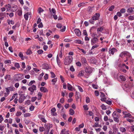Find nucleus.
Masks as SVG:
<instances>
[{
	"mask_svg": "<svg viewBox=\"0 0 134 134\" xmlns=\"http://www.w3.org/2000/svg\"><path fill=\"white\" fill-rule=\"evenodd\" d=\"M100 16V14L99 13H96L92 18L94 20V21L98 20Z\"/></svg>",
	"mask_w": 134,
	"mask_h": 134,
	"instance_id": "nucleus-9",
	"label": "nucleus"
},
{
	"mask_svg": "<svg viewBox=\"0 0 134 134\" xmlns=\"http://www.w3.org/2000/svg\"><path fill=\"white\" fill-rule=\"evenodd\" d=\"M91 45H93L98 42V40L97 37L93 36L91 40Z\"/></svg>",
	"mask_w": 134,
	"mask_h": 134,
	"instance_id": "nucleus-4",
	"label": "nucleus"
},
{
	"mask_svg": "<svg viewBox=\"0 0 134 134\" xmlns=\"http://www.w3.org/2000/svg\"><path fill=\"white\" fill-rule=\"evenodd\" d=\"M126 12V10L124 8H122L120 10V12L122 13H124Z\"/></svg>",
	"mask_w": 134,
	"mask_h": 134,
	"instance_id": "nucleus-57",
	"label": "nucleus"
},
{
	"mask_svg": "<svg viewBox=\"0 0 134 134\" xmlns=\"http://www.w3.org/2000/svg\"><path fill=\"white\" fill-rule=\"evenodd\" d=\"M69 111L70 112V115H73L74 114V110L72 109H70L69 110Z\"/></svg>",
	"mask_w": 134,
	"mask_h": 134,
	"instance_id": "nucleus-33",
	"label": "nucleus"
},
{
	"mask_svg": "<svg viewBox=\"0 0 134 134\" xmlns=\"http://www.w3.org/2000/svg\"><path fill=\"white\" fill-rule=\"evenodd\" d=\"M113 118H119L118 113L116 111H114L113 114Z\"/></svg>",
	"mask_w": 134,
	"mask_h": 134,
	"instance_id": "nucleus-20",
	"label": "nucleus"
},
{
	"mask_svg": "<svg viewBox=\"0 0 134 134\" xmlns=\"http://www.w3.org/2000/svg\"><path fill=\"white\" fill-rule=\"evenodd\" d=\"M128 19L129 20H134V15L130 16L128 17Z\"/></svg>",
	"mask_w": 134,
	"mask_h": 134,
	"instance_id": "nucleus-32",
	"label": "nucleus"
},
{
	"mask_svg": "<svg viewBox=\"0 0 134 134\" xmlns=\"http://www.w3.org/2000/svg\"><path fill=\"white\" fill-rule=\"evenodd\" d=\"M74 32L76 35L78 36H79L81 35V32L78 29H76L74 30Z\"/></svg>",
	"mask_w": 134,
	"mask_h": 134,
	"instance_id": "nucleus-11",
	"label": "nucleus"
},
{
	"mask_svg": "<svg viewBox=\"0 0 134 134\" xmlns=\"http://www.w3.org/2000/svg\"><path fill=\"white\" fill-rule=\"evenodd\" d=\"M44 78L45 80H47L48 79V75L46 74L44 76Z\"/></svg>",
	"mask_w": 134,
	"mask_h": 134,
	"instance_id": "nucleus-49",
	"label": "nucleus"
},
{
	"mask_svg": "<svg viewBox=\"0 0 134 134\" xmlns=\"http://www.w3.org/2000/svg\"><path fill=\"white\" fill-rule=\"evenodd\" d=\"M127 53V52L126 51H124L121 52L120 55V56L121 57H122L123 56L125 55H126Z\"/></svg>",
	"mask_w": 134,
	"mask_h": 134,
	"instance_id": "nucleus-25",
	"label": "nucleus"
},
{
	"mask_svg": "<svg viewBox=\"0 0 134 134\" xmlns=\"http://www.w3.org/2000/svg\"><path fill=\"white\" fill-rule=\"evenodd\" d=\"M81 62L83 64H85L86 63L87 61L85 58L81 57Z\"/></svg>",
	"mask_w": 134,
	"mask_h": 134,
	"instance_id": "nucleus-18",
	"label": "nucleus"
},
{
	"mask_svg": "<svg viewBox=\"0 0 134 134\" xmlns=\"http://www.w3.org/2000/svg\"><path fill=\"white\" fill-rule=\"evenodd\" d=\"M101 107L102 109L104 110H105L107 109L106 107L104 104H102L101 105Z\"/></svg>",
	"mask_w": 134,
	"mask_h": 134,
	"instance_id": "nucleus-48",
	"label": "nucleus"
},
{
	"mask_svg": "<svg viewBox=\"0 0 134 134\" xmlns=\"http://www.w3.org/2000/svg\"><path fill=\"white\" fill-rule=\"evenodd\" d=\"M7 88L9 90L11 91H13L14 89V88L12 86H10L9 87H7Z\"/></svg>",
	"mask_w": 134,
	"mask_h": 134,
	"instance_id": "nucleus-39",
	"label": "nucleus"
},
{
	"mask_svg": "<svg viewBox=\"0 0 134 134\" xmlns=\"http://www.w3.org/2000/svg\"><path fill=\"white\" fill-rule=\"evenodd\" d=\"M50 73L51 75V78H53L55 77V75L54 72H51Z\"/></svg>",
	"mask_w": 134,
	"mask_h": 134,
	"instance_id": "nucleus-41",
	"label": "nucleus"
},
{
	"mask_svg": "<svg viewBox=\"0 0 134 134\" xmlns=\"http://www.w3.org/2000/svg\"><path fill=\"white\" fill-rule=\"evenodd\" d=\"M134 9V8L130 7L127 10V12L128 13H132L133 12Z\"/></svg>",
	"mask_w": 134,
	"mask_h": 134,
	"instance_id": "nucleus-23",
	"label": "nucleus"
},
{
	"mask_svg": "<svg viewBox=\"0 0 134 134\" xmlns=\"http://www.w3.org/2000/svg\"><path fill=\"white\" fill-rule=\"evenodd\" d=\"M99 45L97 44H95L94 45L92 46V47L91 48V50H92L93 49L95 48H97L98 47H99Z\"/></svg>",
	"mask_w": 134,
	"mask_h": 134,
	"instance_id": "nucleus-37",
	"label": "nucleus"
},
{
	"mask_svg": "<svg viewBox=\"0 0 134 134\" xmlns=\"http://www.w3.org/2000/svg\"><path fill=\"white\" fill-rule=\"evenodd\" d=\"M57 64L59 66H60V61L58 57V55L57 57Z\"/></svg>",
	"mask_w": 134,
	"mask_h": 134,
	"instance_id": "nucleus-24",
	"label": "nucleus"
},
{
	"mask_svg": "<svg viewBox=\"0 0 134 134\" xmlns=\"http://www.w3.org/2000/svg\"><path fill=\"white\" fill-rule=\"evenodd\" d=\"M67 86L68 87V89L70 91H72L74 89L73 88L71 85L69 83H68L67 84Z\"/></svg>",
	"mask_w": 134,
	"mask_h": 134,
	"instance_id": "nucleus-17",
	"label": "nucleus"
},
{
	"mask_svg": "<svg viewBox=\"0 0 134 134\" xmlns=\"http://www.w3.org/2000/svg\"><path fill=\"white\" fill-rule=\"evenodd\" d=\"M117 49L115 48H112L109 49L108 51L109 54L113 55L114 53L117 52Z\"/></svg>",
	"mask_w": 134,
	"mask_h": 134,
	"instance_id": "nucleus-5",
	"label": "nucleus"
},
{
	"mask_svg": "<svg viewBox=\"0 0 134 134\" xmlns=\"http://www.w3.org/2000/svg\"><path fill=\"white\" fill-rule=\"evenodd\" d=\"M92 69L90 66L86 67L85 69V71L86 73L90 74L92 72Z\"/></svg>",
	"mask_w": 134,
	"mask_h": 134,
	"instance_id": "nucleus-3",
	"label": "nucleus"
},
{
	"mask_svg": "<svg viewBox=\"0 0 134 134\" xmlns=\"http://www.w3.org/2000/svg\"><path fill=\"white\" fill-rule=\"evenodd\" d=\"M83 107L85 110H87L88 109L87 105H83Z\"/></svg>",
	"mask_w": 134,
	"mask_h": 134,
	"instance_id": "nucleus-62",
	"label": "nucleus"
},
{
	"mask_svg": "<svg viewBox=\"0 0 134 134\" xmlns=\"http://www.w3.org/2000/svg\"><path fill=\"white\" fill-rule=\"evenodd\" d=\"M43 11V10L41 8H39L38 9V12L39 13H40Z\"/></svg>",
	"mask_w": 134,
	"mask_h": 134,
	"instance_id": "nucleus-63",
	"label": "nucleus"
},
{
	"mask_svg": "<svg viewBox=\"0 0 134 134\" xmlns=\"http://www.w3.org/2000/svg\"><path fill=\"white\" fill-rule=\"evenodd\" d=\"M18 14V15L20 16L22 15V12L21 10H19L17 11Z\"/></svg>",
	"mask_w": 134,
	"mask_h": 134,
	"instance_id": "nucleus-52",
	"label": "nucleus"
},
{
	"mask_svg": "<svg viewBox=\"0 0 134 134\" xmlns=\"http://www.w3.org/2000/svg\"><path fill=\"white\" fill-rule=\"evenodd\" d=\"M4 79H5V81H7L10 80V76L9 75H6L4 77Z\"/></svg>",
	"mask_w": 134,
	"mask_h": 134,
	"instance_id": "nucleus-19",
	"label": "nucleus"
},
{
	"mask_svg": "<svg viewBox=\"0 0 134 134\" xmlns=\"http://www.w3.org/2000/svg\"><path fill=\"white\" fill-rule=\"evenodd\" d=\"M4 7L6 9L7 11H10L11 10V6L9 4L6 5H4Z\"/></svg>",
	"mask_w": 134,
	"mask_h": 134,
	"instance_id": "nucleus-14",
	"label": "nucleus"
},
{
	"mask_svg": "<svg viewBox=\"0 0 134 134\" xmlns=\"http://www.w3.org/2000/svg\"><path fill=\"white\" fill-rule=\"evenodd\" d=\"M119 129L120 131L122 133L126 131L125 128L123 127H120Z\"/></svg>",
	"mask_w": 134,
	"mask_h": 134,
	"instance_id": "nucleus-26",
	"label": "nucleus"
},
{
	"mask_svg": "<svg viewBox=\"0 0 134 134\" xmlns=\"http://www.w3.org/2000/svg\"><path fill=\"white\" fill-rule=\"evenodd\" d=\"M31 102L29 100H27V101L25 102V104H26L29 105L30 104Z\"/></svg>",
	"mask_w": 134,
	"mask_h": 134,
	"instance_id": "nucleus-60",
	"label": "nucleus"
},
{
	"mask_svg": "<svg viewBox=\"0 0 134 134\" xmlns=\"http://www.w3.org/2000/svg\"><path fill=\"white\" fill-rule=\"evenodd\" d=\"M84 71L83 70H81L79 72L77 76L78 77L83 76H84Z\"/></svg>",
	"mask_w": 134,
	"mask_h": 134,
	"instance_id": "nucleus-16",
	"label": "nucleus"
},
{
	"mask_svg": "<svg viewBox=\"0 0 134 134\" xmlns=\"http://www.w3.org/2000/svg\"><path fill=\"white\" fill-rule=\"evenodd\" d=\"M31 115V114L29 113H26L24 114V117L26 118L27 117L30 116Z\"/></svg>",
	"mask_w": 134,
	"mask_h": 134,
	"instance_id": "nucleus-35",
	"label": "nucleus"
},
{
	"mask_svg": "<svg viewBox=\"0 0 134 134\" xmlns=\"http://www.w3.org/2000/svg\"><path fill=\"white\" fill-rule=\"evenodd\" d=\"M25 99V97L24 95H21L19 99L18 102L20 103H21L23 102Z\"/></svg>",
	"mask_w": 134,
	"mask_h": 134,
	"instance_id": "nucleus-6",
	"label": "nucleus"
},
{
	"mask_svg": "<svg viewBox=\"0 0 134 134\" xmlns=\"http://www.w3.org/2000/svg\"><path fill=\"white\" fill-rule=\"evenodd\" d=\"M72 56H69L66 57L64 60L65 65H69L72 60Z\"/></svg>",
	"mask_w": 134,
	"mask_h": 134,
	"instance_id": "nucleus-1",
	"label": "nucleus"
},
{
	"mask_svg": "<svg viewBox=\"0 0 134 134\" xmlns=\"http://www.w3.org/2000/svg\"><path fill=\"white\" fill-rule=\"evenodd\" d=\"M37 52L38 54H40L43 53V51L41 49H39L37 51Z\"/></svg>",
	"mask_w": 134,
	"mask_h": 134,
	"instance_id": "nucleus-50",
	"label": "nucleus"
},
{
	"mask_svg": "<svg viewBox=\"0 0 134 134\" xmlns=\"http://www.w3.org/2000/svg\"><path fill=\"white\" fill-rule=\"evenodd\" d=\"M126 80L125 77L123 75H120L118 78V80L120 81H124Z\"/></svg>",
	"mask_w": 134,
	"mask_h": 134,
	"instance_id": "nucleus-12",
	"label": "nucleus"
},
{
	"mask_svg": "<svg viewBox=\"0 0 134 134\" xmlns=\"http://www.w3.org/2000/svg\"><path fill=\"white\" fill-rule=\"evenodd\" d=\"M59 102L62 103H64V99L63 98H61L60 99Z\"/></svg>",
	"mask_w": 134,
	"mask_h": 134,
	"instance_id": "nucleus-58",
	"label": "nucleus"
},
{
	"mask_svg": "<svg viewBox=\"0 0 134 134\" xmlns=\"http://www.w3.org/2000/svg\"><path fill=\"white\" fill-rule=\"evenodd\" d=\"M37 97H33L31 98V101L32 102H34L37 99Z\"/></svg>",
	"mask_w": 134,
	"mask_h": 134,
	"instance_id": "nucleus-64",
	"label": "nucleus"
},
{
	"mask_svg": "<svg viewBox=\"0 0 134 134\" xmlns=\"http://www.w3.org/2000/svg\"><path fill=\"white\" fill-rule=\"evenodd\" d=\"M74 42L76 43L83 44V43L81 40H77L74 41Z\"/></svg>",
	"mask_w": 134,
	"mask_h": 134,
	"instance_id": "nucleus-21",
	"label": "nucleus"
},
{
	"mask_svg": "<svg viewBox=\"0 0 134 134\" xmlns=\"http://www.w3.org/2000/svg\"><path fill=\"white\" fill-rule=\"evenodd\" d=\"M78 49H79V51L82 52L84 54H85L86 53V51L84 50L83 49L80 48H78Z\"/></svg>",
	"mask_w": 134,
	"mask_h": 134,
	"instance_id": "nucleus-46",
	"label": "nucleus"
},
{
	"mask_svg": "<svg viewBox=\"0 0 134 134\" xmlns=\"http://www.w3.org/2000/svg\"><path fill=\"white\" fill-rule=\"evenodd\" d=\"M24 75L22 74H17L15 75L14 79L15 80L18 81L24 79Z\"/></svg>",
	"mask_w": 134,
	"mask_h": 134,
	"instance_id": "nucleus-2",
	"label": "nucleus"
},
{
	"mask_svg": "<svg viewBox=\"0 0 134 134\" xmlns=\"http://www.w3.org/2000/svg\"><path fill=\"white\" fill-rule=\"evenodd\" d=\"M39 118L43 122L46 123L47 121L45 119V118L43 115L40 114L38 116Z\"/></svg>",
	"mask_w": 134,
	"mask_h": 134,
	"instance_id": "nucleus-8",
	"label": "nucleus"
},
{
	"mask_svg": "<svg viewBox=\"0 0 134 134\" xmlns=\"http://www.w3.org/2000/svg\"><path fill=\"white\" fill-rule=\"evenodd\" d=\"M57 27L59 29L61 28L62 27V25L60 24H58L57 25Z\"/></svg>",
	"mask_w": 134,
	"mask_h": 134,
	"instance_id": "nucleus-54",
	"label": "nucleus"
},
{
	"mask_svg": "<svg viewBox=\"0 0 134 134\" xmlns=\"http://www.w3.org/2000/svg\"><path fill=\"white\" fill-rule=\"evenodd\" d=\"M16 95H17V94L16 93L15 94H14L12 96V98L10 99V101H11L13 99H14Z\"/></svg>",
	"mask_w": 134,
	"mask_h": 134,
	"instance_id": "nucleus-43",
	"label": "nucleus"
},
{
	"mask_svg": "<svg viewBox=\"0 0 134 134\" xmlns=\"http://www.w3.org/2000/svg\"><path fill=\"white\" fill-rule=\"evenodd\" d=\"M40 90L41 92L44 93L48 92V90L47 89L44 87H41L40 88Z\"/></svg>",
	"mask_w": 134,
	"mask_h": 134,
	"instance_id": "nucleus-15",
	"label": "nucleus"
},
{
	"mask_svg": "<svg viewBox=\"0 0 134 134\" xmlns=\"http://www.w3.org/2000/svg\"><path fill=\"white\" fill-rule=\"evenodd\" d=\"M12 9L10 11L13 12H15L18 9L17 6L15 5H13L12 7Z\"/></svg>",
	"mask_w": 134,
	"mask_h": 134,
	"instance_id": "nucleus-13",
	"label": "nucleus"
},
{
	"mask_svg": "<svg viewBox=\"0 0 134 134\" xmlns=\"http://www.w3.org/2000/svg\"><path fill=\"white\" fill-rule=\"evenodd\" d=\"M32 53V51L30 49H29L26 52V54L27 55H30Z\"/></svg>",
	"mask_w": 134,
	"mask_h": 134,
	"instance_id": "nucleus-34",
	"label": "nucleus"
},
{
	"mask_svg": "<svg viewBox=\"0 0 134 134\" xmlns=\"http://www.w3.org/2000/svg\"><path fill=\"white\" fill-rule=\"evenodd\" d=\"M30 14L28 12H27L24 15V17L25 19L26 20H28L29 18L28 15Z\"/></svg>",
	"mask_w": 134,
	"mask_h": 134,
	"instance_id": "nucleus-28",
	"label": "nucleus"
},
{
	"mask_svg": "<svg viewBox=\"0 0 134 134\" xmlns=\"http://www.w3.org/2000/svg\"><path fill=\"white\" fill-rule=\"evenodd\" d=\"M94 20L92 18H91L89 21V22L91 24H94Z\"/></svg>",
	"mask_w": 134,
	"mask_h": 134,
	"instance_id": "nucleus-45",
	"label": "nucleus"
},
{
	"mask_svg": "<svg viewBox=\"0 0 134 134\" xmlns=\"http://www.w3.org/2000/svg\"><path fill=\"white\" fill-rule=\"evenodd\" d=\"M131 115L129 113H128L126 114L125 115V116H124V118H127L128 117L129 118H131Z\"/></svg>",
	"mask_w": 134,
	"mask_h": 134,
	"instance_id": "nucleus-31",
	"label": "nucleus"
},
{
	"mask_svg": "<svg viewBox=\"0 0 134 134\" xmlns=\"http://www.w3.org/2000/svg\"><path fill=\"white\" fill-rule=\"evenodd\" d=\"M64 41L65 42H68L71 41V40L70 39L65 38L64 39Z\"/></svg>",
	"mask_w": 134,
	"mask_h": 134,
	"instance_id": "nucleus-56",
	"label": "nucleus"
},
{
	"mask_svg": "<svg viewBox=\"0 0 134 134\" xmlns=\"http://www.w3.org/2000/svg\"><path fill=\"white\" fill-rule=\"evenodd\" d=\"M37 95L38 97V100H40L42 95V94L41 92H39L38 93Z\"/></svg>",
	"mask_w": 134,
	"mask_h": 134,
	"instance_id": "nucleus-30",
	"label": "nucleus"
},
{
	"mask_svg": "<svg viewBox=\"0 0 134 134\" xmlns=\"http://www.w3.org/2000/svg\"><path fill=\"white\" fill-rule=\"evenodd\" d=\"M22 113L20 111H17L16 114V116H20L21 115Z\"/></svg>",
	"mask_w": 134,
	"mask_h": 134,
	"instance_id": "nucleus-44",
	"label": "nucleus"
},
{
	"mask_svg": "<svg viewBox=\"0 0 134 134\" xmlns=\"http://www.w3.org/2000/svg\"><path fill=\"white\" fill-rule=\"evenodd\" d=\"M11 60H6L4 61V63L5 64H10L11 63Z\"/></svg>",
	"mask_w": 134,
	"mask_h": 134,
	"instance_id": "nucleus-36",
	"label": "nucleus"
},
{
	"mask_svg": "<svg viewBox=\"0 0 134 134\" xmlns=\"http://www.w3.org/2000/svg\"><path fill=\"white\" fill-rule=\"evenodd\" d=\"M57 78L56 77L53 79L52 80V84L54 85H55V83L57 82Z\"/></svg>",
	"mask_w": 134,
	"mask_h": 134,
	"instance_id": "nucleus-22",
	"label": "nucleus"
},
{
	"mask_svg": "<svg viewBox=\"0 0 134 134\" xmlns=\"http://www.w3.org/2000/svg\"><path fill=\"white\" fill-rule=\"evenodd\" d=\"M8 24L9 25L10 24L13 25L14 23V21L12 20H8Z\"/></svg>",
	"mask_w": 134,
	"mask_h": 134,
	"instance_id": "nucleus-38",
	"label": "nucleus"
},
{
	"mask_svg": "<svg viewBox=\"0 0 134 134\" xmlns=\"http://www.w3.org/2000/svg\"><path fill=\"white\" fill-rule=\"evenodd\" d=\"M4 120V118L2 115H0V123H2Z\"/></svg>",
	"mask_w": 134,
	"mask_h": 134,
	"instance_id": "nucleus-47",
	"label": "nucleus"
},
{
	"mask_svg": "<svg viewBox=\"0 0 134 134\" xmlns=\"http://www.w3.org/2000/svg\"><path fill=\"white\" fill-rule=\"evenodd\" d=\"M7 14L9 15V16L10 18L14 16V13H7Z\"/></svg>",
	"mask_w": 134,
	"mask_h": 134,
	"instance_id": "nucleus-42",
	"label": "nucleus"
},
{
	"mask_svg": "<svg viewBox=\"0 0 134 134\" xmlns=\"http://www.w3.org/2000/svg\"><path fill=\"white\" fill-rule=\"evenodd\" d=\"M15 120L16 122L17 123H18L20 122V118H18L17 117V118H15Z\"/></svg>",
	"mask_w": 134,
	"mask_h": 134,
	"instance_id": "nucleus-55",
	"label": "nucleus"
},
{
	"mask_svg": "<svg viewBox=\"0 0 134 134\" xmlns=\"http://www.w3.org/2000/svg\"><path fill=\"white\" fill-rule=\"evenodd\" d=\"M28 90L31 92H33L35 91L36 90V86L35 85H33L29 87Z\"/></svg>",
	"mask_w": 134,
	"mask_h": 134,
	"instance_id": "nucleus-7",
	"label": "nucleus"
},
{
	"mask_svg": "<svg viewBox=\"0 0 134 134\" xmlns=\"http://www.w3.org/2000/svg\"><path fill=\"white\" fill-rule=\"evenodd\" d=\"M44 75V73L43 72L39 76V77H38V79L39 80H41V79L42 78V76Z\"/></svg>",
	"mask_w": 134,
	"mask_h": 134,
	"instance_id": "nucleus-51",
	"label": "nucleus"
},
{
	"mask_svg": "<svg viewBox=\"0 0 134 134\" xmlns=\"http://www.w3.org/2000/svg\"><path fill=\"white\" fill-rule=\"evenodd\" d=\"M35 82V81L34 80L31 81L28 84V85L29 86H31Z\"/></svg>",
	"mask_w": 134,
	"mask_h": 134,
	"instance_id": "nucleus-59",
	"label": "nucleus"
},
{
	"mask_svg": "<svg viewBox=\"0 0 134 134\" xmlns=\"http://www.w3.org/2000/svg\"><path fill=\"white\" fill-rule=\"evenodd\" d=\"M123 87L124 89L126 91H129V90L130 88L131 87L128 84H126L124 85Z\"/></svg>",
	"mask_w": 134,
	"mask_h": 134,
	"instance_id": "nucleus-10",
	"label": "nucleus"
},
{
	"mask_svg": "<svg viewBox=\"0 0 134 134\" xmlns=\"http://www.w3.org/2000/svg\"><path fill=\"white\" fill-rule=\"evenodd\" d=\"M60 77L61 80L62 82L63 83H64V78L63 77L62 75H60Z\"/></svg>",
	"mask_w": 134,
	"mask_h": 134,
	"instance_id": "nucleus-61",
	"label": "nucleus"
},
{
	"mask_svg": "<svg viewBox=\"0 0 134 134\" xmlns=\"http://www.w3.org/2000/svg\"><path fill=\"white\" fill-rule=\"evenodd\" d=\"M19 56L22 60H24V59L25 58L23 57V54L21 52H20L19 54Z\"/></svg>",
	"mask_w": 134,
	"mask_h": 134,
	"instance_id": "nucleus-29",
	"label": "nucleus"
},
{
	"mask_svg": "<svg viewBox=\"0 0 134 134\" xmlns=\"http://www.w3.org/2000/svg\"><path fill=\"white\" fill-rule=\"evenodd\" d=\"M45 129L43 127H40L39 128V131L41 132H42Z\"/></svg>",
	"mask_w": 134,
	"mask_h": 134,
	"instance_id": "nucleus-40",
	"label": "nucleus"
},
{
	"mask_svg": "<svg viewBox=\"0 0 134 134\" xmlns=\"http://www.w3.org/2000/svg\"><path fill=\"white\" fill-rule=\"evenodd\" d=\"M40 35V36H44V35L43 33V30H41L40 31V32H39Z\"/></svg>",
	"mask_w": 134,
	"mask_h": 134,
	"instance_id": "nucleus-53",
	"label": "nucleus"
},
{
	"mask_svg": "<svg viewBox=\"0 0 134 134\" xmlns=\"http://www.w3.org/2000/svg\"><path fill=\"white\" fill-rule=\"evenodd\" d=\"M103 30V27H100L97 29V32L98 33L100 32H102Z\"/></svg>",
	"mask_w": 134,
	"mask_h": 134,
	"instance_id": "nucleus-27",
	"label": "nucleus"
}]
</instances>
